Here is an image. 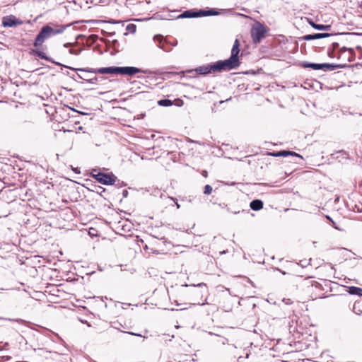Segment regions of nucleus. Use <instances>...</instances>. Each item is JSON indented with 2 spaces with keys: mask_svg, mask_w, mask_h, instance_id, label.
I'll list each match as a JSON object with an SVG mask.
<instances>
[{
  "mask_svg": "<svg viewBox=\"0 0 362 362\" xmlns=\"http://www.w3.org/2000/svg\"><path fill=\"white\" fill-rule=\"evenodd\" d=\"M240 42L235 39L232 49L230 57L225 60H219L214 63L216 72L222 71L232 70L238 67L240 64L238 54L240 53Z\"/></svg>",
  "mask_w": 362,
  "mask_h": 362,
  "instance_id": "f257e3e1",
  "label": "nucleus"
},
{
  "mask_svg": "<svg viewBox=\"0 0 362 362\" xmlns=\"http://www.w3.org/2000/svg\"><path fill=\"white\" fill-rule=\"evenodd\" d=\"M220 12L216 8H206L204 9H189L182 12L178 18H199L211 16H217Z\"/></svg>",
  "mask_w": 362,
  "mask_h": 362,
  "instance_id": "f03ea898",
  "label": "nucleus"
},
{
  "mask_svg": "<svg viewBox=\"0 0 362 362\" xmlns=\"http://www.w3.org/2000/svg\"><path fill=\"white\" fill-rule=\"evenodd\" d=\"M66 68L71 69L78 72H88L89 74H119V66H109L98 69L93 68H72L64 66Z\"/></svg>",
  "mask_w": 362,
  "mask_h": 362,
  "instance_id": "7ed1b4c3",
  "label": "nucleus"
},
{
  "mask_svg": "<svg viewBox=\"0 0 362 362\" xmlns=\"http://www.w3.org/2000/svg\"><path fill=\"white\" fill-rule=\"evenodd\" d=\"M267 28L261 23L256 22L251 28V37L255 44L259 43L265 37Z\"/></svg>",
  "mask_w": 362,
  "mask_h": 362,
  "instance_id": "20e7f679",
  "label": "nucleus"
},
{
  "mask_svg": "<svg viewBox=\"0 0 362 362\" xmlns=\"http://www.w3.org/2000/svg\"><path fill=\"white\" fill-rule=\"evenodd\" d=\"M92 177L99 183L104 185H112L115 184L117 177L112 173H97L92 174Z\"/></svg>",
  "mask_w": 362,
  "mask_h": 362,
  "instance_id": "39448f33",
  "label": "nucleus"
},
{
  "mask_svg": "<svg viewBox=\"0 0 362 362\" xmlns=\"http://www.w3.org/2000/svg\"><path fill=\"white\" fill-rule=\"evenodd\" d=\"M69 26V25H55L56 28H53L50 25H46L43 27H44L45 30L47 31V33L49 35V37H50L52 36H54V35H56L58 34H62V33H64V31L66 30V28Z\"/></svg>",
  "mask_w": 362,
  "mask_h": 362,
  "instance_id": "423d86ee",
  "label": "nucleus"
},
{
  "mask_svg": "<svg viewBox=\"0 0 362 362\" xmlns=\"http://www.w3.org/2000/svg\"><path fill=\"white\" fill-rule=\"evenodd\" d=\"M23 24V21L14 16H8L3 18L2 25L4 27H14Z\"/></svg>",
  "mask_w": 362,
  "mask_h": 362,
  "instance_id": "0eeeda50",
  "label": "nucleus"
},
{
  "mask_svg": "<svg viewBox=\"0 0 362 362\" xmlns=\"http://www.w3.org/2000/svg\"><path fill=\"white\" fill-rule=\"evenodd\" d=\"M354 50L352 48L343 47L340 48L337 58L339 59L343 58L347 62H351L354 57Z\"/></svg>",
  "mask_w": 362,
  "mask_h": 362,
  "instance_id": "6e6552de",
  "label": "nucleus"
},
{
  "mask_svg": "<svg viewBox=\"0 0 362 362\" xmlns=\"http://www.w3.org/2000/svg\"><path fill=\"white\" fill-rule=\"evenodd\" d=\"M48 38H49V35L47 31L45 30L44 27H42L35 39L33 46L35 47L42 46L43 42Z\"/></svg>",
  "mask_w": 362,
  "mask_h": 362,
  "instance_id": "1a4fd4ad",
  "label": "nucleus"
},
{
  "mask_svg": "<svg viewBox=\"0 0 362 362\" xmlns=\"http://www.w3.org/2000/svg\"><path fill=\"white\" fill-rule=\"evenodd\" d=\"M119 74L132 76L138 73L144 72L141 69L134 66L119 67Z\"/></svg>",
  "mask_w": 362,
  "mask_h": 362,
  "instance_id": "9d476101",
  "label": "nucleus"
},
{
  "mask_svg": "<svg viewBox=\"0 0 362 362\" xmlns=\"http://www.w3.org/2000/svg\"><path fill=\"white\" fill-rule=\"evenodd\" d=\"M214 64H209L204 66H200L195 69V71L200 75H205L211 73H216L215 69H214Z\"/></svg>",
  "mask_w": 362,
  "mask_h": 362,
  "instance_id": "9b49d317",
  "label": "nucleus"
},
{
  "mask_svg": "<svg viewBox=\"0 0 362 362\" xmlns=\"http://www.w3.org/2000/svg\"><path fill=\"white\" fill-rule=\"evenodd\" d=\"M269 155H271L272 156H274V157H286L288 156H292L298 157V158L303 159V156L301 155H300L294 151H286V150L272 152V153H270Z\"/></svg>",
  "mask_w": 362,
  "mask_h": 362,
  "instance_id": "f8f14e48",
  "label": "nucleus"
},
{
  "mask_svg": "<svg viewBox=\"0 0 362 362\" xmlns=\"http://www.w3.org/2000/svg\"><path fill=\"white\" fill-rule=\"evenodd\" d=\"M333 35L334 34H332V33H328L308 34V35H304L303 37V39L305 41H310V40H313L328 37Z\"/></svg>",
  "mask_w": 362,
  "mask_h": 362,
  "instance_id": "ddd939ff",
  "label": "nucleus"
},
{
  "mask_svg": "<svg viewBox=\"0 0 362 362\" xmlns=\"http://www.w3.org/2000/svg\"><path fill=\"white\" fill-rule=\"evenodd\" d=\"M300 66L303 68H310L314 70L323 69L325 64H317V63H310L308 62H302L300 63Z\"/></svg>",
  "mask_w": 362,
  "mask_h": 362,
  "instance_id": "4468645a",
  "label": "nucleus"
},
{
  "mask_svg": "<svg viewBox=\"0 0 362 362\" xmlns=\"http://www.w3.org/2000/svg\"><path fill=\"white\" fill-rule=\"evenodd\" d=\"M30 54L33 56H35V57H39L40 59H45L48 62H52V63H54V62L49 57H47L46 55V54L40 50H38V49H33L31 52H30Z\"/></svg>",
  "mask_w": 362,
  "mask_h": 362,
  "instance_id": "2eb2a0df",
  "label": "nucleus"
},
{
  "mask_svg": "<svg viewBox=\"0 0 362 362\" xmlns=\"http://www.w3.org/2000/svg\"><path fill=\"white\" fill-rule=\"evenodd\" d=\"M308 23L315 30H329L331 28L329 25L317 24L312 20L308 19Z\"/></svg>",
  "mask_w": 362,
  "mask_h": 362,
  "instance_id": "dca6fc26",
  "label": "nucleus"
},
{
  "mask_svg": "<svg viewBox=\"0 0 362 362\" xmlns=\"http://www.w3.org/2000/svg\"><path fill=\"white\" fill-rule=\"evenodd\" d=\"M153 40L156 42V41L158 42V46L159 47V48H160L163 51H165V52L168 51V49L165 47L166 42L163 39V37L162 35H155L154 37H153Z\"/></svg>",
  "mask_w": 362,
  "mask_h": 362,
  "instance_id": "f3484780",
  "label": "nucleus"
},
{
  "mask_svg": "<svg viewBox=\"0 0 362 362\" xmlns=\"http://www.w3.org/2000/svg\"><path fill=\"white\" fill-rule=\"evenodd\" d=\"M323 64H325L324 69H326L327 70H329V71H334V70H335L337 69H343V68L346 67V64H336L323 63Z\"/></svg>",
  "mask_w": 362,
  "mask_h": 362,
  "instance_id": "a211bd4d",
  "label": "nucleus"
},
{
  "mask_svg": "<svg viewBox=\"0 0 362 362\" xmlns=\"http://www.w3.org/2000/svg\"><path fill=\"white\" fill-rule=\"evenodd\" d=\"M263 202L260 199H254L250 202V206L254 211H259L263 208Z\"/></svg>",
  "mask_w": 362,
  "mask_h": 362,
  "instance_id": "6ab92c4d",
  "label": "nucleus"
},
{
  "mask_svg": "<svg viewBox=\"0 0 362 362\" xmlns=\"http://www.w3.org/2000/svg\"><path fill=\"white\" fill-rule=\"evenodd\" d=\"M349 293L351 295H357L362 296V288L356 286L349 287Z\"/></svg>",
  "mask_w": 362,
  "mask_h": 362,
  "instance_id": "aec40b11",
  "label": "nucleus"
},
{
  "mask_svg": "<svg viewBox=\"0 0 362 362\" xmlns=\"http://www.w3.org/2000/svg\"><path fill=\"white\" fill-rule=\"evenodd\" d=\"M158 104L160 106L169 107V106H171L173 105V101H172L171 100L165 98V99L159 100L158 101Z\"/></svg>",
  "mask_w": 362,
  "mask_h": 362,
  "instance_id": "412c9836",
  "label": "nucleus"
},
{
  "mask_svg": "<svg viewBox=\"0 0 362 362\" xmlns=\"http://www.w3.org/2000/svg\"><path fill=\"white\" fill-rule=\"evenodd\" d=\"M136 30V25L133 23L128 24L126 27V30L131 33H134Z\"/></svg>",
  "mask_w": 362,
  "mask_h": 362,
  "instance_id": "4be33fe9",
  "label": "nucleus"
},
{
  "mask_svg": "<svg viewBox=\"0 0 362 362\" xmlns=\"http://www.w3.org/2000/svg\"><path fill=\"white\" fill-rule=\"evenodd\" d=\"M100 79H103V77L98 78L96 76L86 79V82L90 84H96Z\"/></svg>",
  "mask_w": 362,
  "mask_h": 362,
  "instance_id": "5701e85b",
  "label": "nucleus"
},
{
  "mask_svg": "<svg viewBox=\"0 0 362 362\" xmlns=\"http://www.w3.org/2000/svg\"><path fill=\"white\" fill-rule=\"evenodd\" d=\"M92 191L99 194H102V193L105 192V189L103 187L95 185L94 189H93Z\"/></svg>",
  "mask_w": 362,
  "mask_h": 362,
  "instance_id": "b1692460",
  "label": "nucleus"
},
{
  "mask_svg": "<svg viewBox=\"0 0 362 362\" xmlns=\"http://www.w3.org/2000/svg\"><path fill=\"white\" fill-rule=\"evenodd\" d=\"M83 51V48H80L78 49H70L69 50V52L71 54H74V55H78L80 54V53Z\"/></svg>",
  "mask_w": 362,
  "mask_h": 362,
  "instance_id": "393cba45",
  "label": "nucleus"
},
{
  "mask_svg": "<svg viewBox=\"0 0 362 362\" xmlns=\"http://www.w3.org/2000/svg\"><path fill=\"white\" fill-rule=\"evenodd\" d=\"M81 74H77V78L80 79L85 80L86 81V79H89V76L86 74H84L85 72H81Z\"/></svg>",
  "mask_w": 362,
  "mask_h": 362,
  "instance_id": "a878e982",
  "label": "nucleus"
},
{
  "mask_svg": "<svg viewBox=\"0 0 362 362\" xmlns=\"http://www.w3.org/2000/svg\"><path fill=\"white\" fill-rule=\"evenodd\" d=\"M212 192V187L211 185H206L205 187H204V193L205 194H210Z\"/></svg>",
  "mask_w": 362,
  "mask_h": 362,
  "instance_id": "bb28decb",
  "label": "nucleus"
},
{
  "mask_svg": "<svg viewBox=\"0 0 362 362\" xmlns=\"http://www.w3.org/2000/svg\"><path fill=\"white\" fill-rule=\"evenodd\" d=\"M173 104L178 107H181L183 105V101L181 99L177 98L173 102Z\"/></svg>",
  "mask_w": 362,
  "mask_h": 362,
  "instance_id": "cd10ccee",
  "label": "nucleus"
},
{
  "mask_svg": "<svg viewBox=\"0 0 362 362\" xmlns=\"http://www.w3.org/2000/svg\"><path fill=\"white\" fill-rule=\"evenodd\" d=\"M327 54H328V56L329 57L334 58V57H336L335 54H334V49H328Z\"/></svg>",
  "mask_w": 362,
  "mask_h": 362,
  "instance_id": "c85d7f7f",
  "label": "nucleus"
},
{
  "mask_svg": "<svg viewBox=\"0 0 362 362\" xmlns=\"http://www.w3.org/2000/svg\"><path fill=\"white\" fill-rule=\"evenodd\" d=\"M339 45L337 42H333L332 43V49L335 50L339 47Z\"/></svg>",
  "mask_w": 362,
  "mask_h": 362,
  "instance_id": "c756f323",
  "label": "nucleus"
},
{
  "mask_svg": "<svg viewBox=\"0 0 362 362\" xmlns=\"http://www.w3.org/2000/svg\"><path fill=\"white\" fill-rule=\"evenodd\" d=\"M128 194H129V192H128V191L127 189H124L122 191V196H123V197H124V198L127 197Z\"/></svg>",
  "mask_w": 362,
  "mask_h": 362,
  "instance_id": "7c9ffc66",
  "label": "nucleus"
},
{
  "mask_svg": "<svg viewBox=\"0 0 362 362\" xmlns=\"http://www.w3.org/2000/svg\"><path fill=\"white\" fill-rule=\"evenodd\" d=\"M97 173H100L98 169L93 168L91 170V172L90 173V177H92V174H96Z\"/></svg>",
  "mask_w": 362,
  "mask_h": 362,
  "instance_id": "2f4dec72",
  "label": "nucleus"
},
{
  "mask_svg": "<svg viewBox=\"0 0 362 362\" xmlns=\"http://www.w3.org/2000/svg\"><path fill=\"white\" fill-rule=\"evenodd\" d=\"M71 45V42H66L65 44H64V47H69Z\"/></svg>",
  "mask_w": 362,
  "mask_h": 362,
  "instance_id": "473e14b6",
  "label": "nucleus"
},
{
  "mask_svg": "<svg viewBox=\"0 0 362 362\" xmlns=\"http://www.w3.org/2000/svg\"><path fill=\"white\" fill-rule=\"evenodd\" d=\"M274 270H277V271H279L282 274L285 275L286 274V272H284V271H281V269H278V268H274Z\"/></svg>",
  "mask_w": 362,
  "mask_h": 362,
  "instance_id": "72a5a7b5",
  "label": "nucleus"
},
{
  "mask_svg": "<svg viewBox=\"0 0 362 362\" xmlns=\"http://www.w3.org/2000/svg\"><path fill=\"white\" fill-rule=\"evenodd\" d=\"M227 211H229V212H230V209H229V208H227ZM239 212H240V211H231V213L235 214H238Z\"/></svg>",
  "mask_w": 362,
  "mask_h": 362,
  "instance_id": "f704fd0d",
  "label": "nucleus"
},
{
  "mask_svg": "<svg viewBox=\"0 0 362 362\" xmlns=\"http://www.w3.org/2000/svg\"><path fill=\"white\" fill-rule=\"evenodd\" d=\"M127 333H128V334H132V335L139 336V337H141V334H136V333H134V332H127Z\"/></svg>",
  "mask_w": 362,
  "mask_h": 362,
  "instance_id": "c9c22d12",
  "label": "nucleus"
},
{
  "mask_svg": "<svg viewBox=\"0 0 362 362\" xmlns=\"http://www.w3.org/2000/svg\"><path fill=\"white\" fill-rule=\"evenodd\" d=\"M72 79L75 80V81H77V79L76 78L75 76H71Z\"/></svg>",
  "mask_w": 362,
  "mask_h": 362,
  "instance_id": "e433bc0d",
  "label": "nucleus"
},
{
  "mask_svg": "<svg viewBox=\"0 0 362 362\" xmlns=\"http://www.w3.org/2000/svg\"><path fill=\"white\" fill-rule=\"evenodd\" d=\"M176 206H177V208L179 209L180 208V204L176 202Z\"/></svg>",
  "mask_w": 362,
  "mask_h": 362,
  "instance_id": "4c0bfd02",
  "label": "nucleus"
},
{
  "mask_svg": "<svg viewBox=\"0 0 362 362\" xmlns=\"http://www.w3.org/2000/svg\"><path fill=\"white\" fill-rule=\"evenodd\" d=\"M115 32L110 33V36H113L115 35Z\"/></svg>",
  "mask_w": 362,
  "mask_h": 362,
  "instance_id": "58836bf2",
  "label": "nucleus"
},
{
  "mask_svg": "<svg viewBox=\"0 0 362 362\" xmlns=\"http://www.w3.org/2000/svg\"><path fill=\"white\" fill-rule=\"evenodd\" d=\"M119 185H126L124 184V182H122V183H119Z\"/></svg>",
  "mask_w": 362,
  "mask_h": 362,
  "instance_id": "ea45409f",
  "label": "nucleus"
},
{
  "mask_svg": "<svg viewBox=\"0 0 362 362\" xmlns=\"http://www.w3.org/2000/svg\"><path fill=\"white\" fill-rule=\"evenodd\" d=\"M119 185H126L124 184V182H122V183H119Z\"/></svg>",
  "mask_w": 362,
  "mask_h": 362,
  "instance_id": "a19ab883",
  "label": "nucleus"
},
{
  "mask_svg": "<svg viewBox=\"0 0 362 362\" xmlns=\"http://www.w3.org/2000/svg\"><path fill=\"white\" fill-rule=\"evenodd\" d=\"M326 217H327V219L332 220L331 218L329 216H327Z\"/></svg>",
  "mask_w": 362,
  "mask_h": 362,
  "instance_id": "79ce46f5",
  "label": "nucleus"
},
{
  "mask_svg": "<svg viewBox=\"0 0 362 362\" xmlns=\"http://www.w3.org/2000/svg\"><path fill=\"white\" fill-rule=\"evenodd\" d=\"M117 40H115L113 41V43H114V44H115V43H117Z\"/></svg>",
  "mask_w": 362,
  "mask_h": 362,
  "instance_id": "37998d69",
  "label": "nucleus"
}]
</instances>
